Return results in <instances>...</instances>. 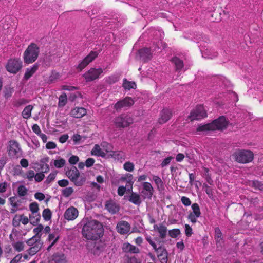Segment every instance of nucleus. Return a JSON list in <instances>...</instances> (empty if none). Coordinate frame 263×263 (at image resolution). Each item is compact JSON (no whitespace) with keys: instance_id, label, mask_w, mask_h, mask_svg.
<instances>
[{"instance_id":"4","label":"nucleus","mask_w":263,"mask_h":263,"mask_svg":"<svg viewBox=\"0 0 263 263\" xmlns=\"http://www.w3.org/2000/svg\"><path fill=\"white\" fill-rule=\"evenodd\" d=\"M22 61L18 58L10 59L5 66L8 72L12 74L17 73L22 68Z\"/></svg>"},{"instance_id":"47","label":"nucleus","mask_w":263,"mask_h":263,"mask_svg":"<svg viewBox=\"0 0 263 263\" xmlns=\"http://www.w3.org/2000/svg\"><path fill=\"white\" fill-rule=\"evenodd\" d=\"M18 220V221H20L23 224L25 225L27 224L28 223L29 220L27 217L24 216L23 215H19V216H15V220Z\"/></svg>"},{"instance_id":"20","label":"nucleus","mask_w":263,"mask_h":263,"mask_svg":"<svg viewBox=\"0 0 263 263\" xmlns=\"http://www.w3.org/2000/svg\"><path fill=\"white\" fill-rule=\"evenodd\" d=\"M51 263H67L66 256L63 254L56 253L52 255Z\"/></svg>"},{"instance_id":"29","label":"nucleus","mask_w":263,"mask_h":263,"mask_svg":"<svg viewBox=\"0 0 263 263\" xmlns=\"http://www.w3.org/2000/svg\"><path fill=\"white\" fill-rule=\"evenodd\" d=\"M33 108V106L31 105L26 106L22 112L23 118L26 119L29 118L31 117Z\"/></svg>"},{"instance_id":"3","label":"nucleus","mask_w":263,"mask_h":263,"mask_svg":"<svg viewBox=\"0 0 263 263\" xmlns=\"http://www.w3.org/2000/svg\"><path fill=\"white\" fill-rule=\"evenodd\" d=\"M235 160L239 163H249L253 159V154L249 150H238L233 155Z\"/></svg>"},{"instance_id":"23","label":"nucleus","mask_w":263,"mask_h":263,"mask_svg":"<svg viewBox=\"0 0 263 263\" xmlns=\"http://www.w3.org/2000/svg\"><path fill=\"white\" fill-rule=\"evenodd\" d=\"M171 112L168 109H164L160 114V118L159 121L162 124L166 122L171 118Z\"/></svg>"},{"instance_id":"44","label":"nucleus","mask_w":263,"mask_h":263,"mask_svg":"<svg viewBox=\"0 0 263 263\" xmlns=\"http://www.w3.org/2000/svg\"><path fill=\"white\" fill-rule=\"evenodd\" d=\"M60 76L61 74L60 73L55 71H52L49 77V81L50 82H53L57 79H59Z\"/></svg>"},{"instance_id":"49","label":"nucleus","mask_w":263,"mask_h":263,"mask_svg":"<svg viewBox=\"0 0 263 263\" xmlns=\"http://www.w3.org/2000/svg\"><path fill=\"white\" fill-rule=\"evenodd\" d=\"M18 194L20 196H24L27 193V189L24 185H20L17 189Z\"/></svg>"},{"instance_id":"60","label":"nucleus","mask_w":263,"mask_h":263,"mask_svg":"<svg viewBox=\"0 0 263 263\" xmlns=\"http://www.w3.org/2000/svg\"><path fill=\"white\" fill-rule=\"evenodd\" d=\"M34 197L36 200L42 201L45 199V196L42 193L37 192L35 194Z\"/></svg>"},{"instance_id":"2","label":"nucleus","mask_w":263,"mask_h":263,"mask_svg":"<svg viewBox=\"0 0 263 263\" xmlns=\"http://www.w3.org/2000/svg\"><path fill=\"white\" fill-rule=\"evenodd\" d=\"M39 53V48L34 43L28 46L23 54L24 61L25 63L30 64L34 62L37 58Z\"/></svg>"},{"instance_id":"5","label":"nucleus","mask_w":263,"mask_h":263,"mask_svg":"<svg viewBox=\"0 0 263 263\" xmlns=\"http://www.w3.org/2000/svg\"><path fill=\"white\" fill-rule=\"evenodd\" d=\"M67 176L77 186H81L85 181L84 178H80V173L76 167H72L66 172Z\"/></svg>"},{"instance_id":"6","label":"nucleus","mask_w":263,"mask_h":263,"mask_svg":"<svg viewBox=\"0 0 263 263\" xmlns=\"http://www.w3.org/2000/svg\"><path fill=\"white\" fill-rule=\"evenodd\" d=\"M166 45L165 43L162 42L161 41H159L155 47L151 48H143L140 50L141 57L143 58L144 60H148L151 58L152 52L154 51L159 52L158 50L161 48L163 49L165 48Z\"/></svg>"},{"instance_id":"35","label":"nucleus","mask_w":263,"mask_h":263,"mask_svg":"<svg viewBox=\"0 0 263 263\" xmlns=\"http://www.w3.org/2000/svg\"><path fill=\"white\" fill-rule=\"evenodd\" d=\"M153 180L157 186V188L159 190H162L164 189V184L162 179L157 176H154Z\"/></svg>"},{"instance_id":"7","label":"nucleus","mask_w":263,"mask_h":263,"mask_svg":"<svg viewBox=\"0 0 263 263\" xmlns=\"http://www.w3.org/2000/svg\"><path fill=\"white\" fill-rule=\"evenodd\" d=\"M114 123L118 127H126L133 123V119L127 115H121L115 119Z\"/></svg>"},{"instance_id":"42","label":"nucleus","mask_w":263,"mask_h":263,"mask_svg":"<svg viewBox=\"0 0 263 263\" xmlns=\"http://www.w3.org/2000/svg\"><path fill=\"white\" fill-rule=\"evenodd\" d=\"M65 160L62 158H59L58 159L54 160V165L57 168H61L63 167L65 164Z\"/></svg>"},{"instance_id":"10","label":"nucleus","mask_w":263,"mask_h":263,"mask_svg":"<svg viewBox=\"0 0 263 263\" xmlns=\"http://www.w3.org/2000/svg\"><path fill=\"white\" fill-rule=\"evenodd\" d=\"M79 213V211L76 208L71 206L65 210L63 217L68 221H73L78 217Z\"/></svg>"},{"instance_id":"41","label":"nucleus","mask_w":263,"mask_h":263,"mask_svg":"<svg viewBox=\"0 0 263 263\" xmlns=\"http://www.w3.org/2000/svg\"><path fill=\"white\" fill-rule=\"evenodd\" d=\"M67 98L65 93L62 94L59 98L58 105L60 107L64 106L67 103Z\"/></svg>"},{"instance_id":"61","label":"nucleus","mask_w":263,"mask_h":263,"mask_svg":"<svg viewBox=\"0 0 263 263\" xmlns=\"http://www.w3.org/2000/svg\"><path fill=\"white\" fill-rule=\"evenodd\" d=\"M181 201L185 206H189L191 204V201L190 199L189 198L185 196L182 197Z\"/></svg>"},{"instance_id":"64","label":"nucleus","mask_w":263,"mask_h":263,"mask_svg":"<svg viewBox=\"0 0 263 263\" xmlns=\"http://www.w3.org/2000/svg\"><path fill=\"white\" fill-rule=\"evenodd\" d=\"M22 257V255L21 254H17L11 260L10 263H18Z\"/></svg>"},{"instance_id":"1","label":"nucleus","mask_w":263,"mask_h":263,"mask_svg":"<svg viewBox=\"0 0 263 263\" xmlns=\"http://www.w3.org/2000/svg\"><path fill=\"white\" fill-rule=\"evenodd\" d=\"M103 228L102 224L95 220L88 221L82 229V234L87 239L96 240L103 235Z\"/></svg>"},{"instance_id":"55","label":"nucleus","mask_w":263,"mask_h":263,"mask_svg":"<svg viewBox=\"0 0 263 263\" xmlns=\"http://www.w3.org/2000/svg\"><path fill=\"white\" fill-rule=\"evenodd\" d=\"M45 177V175L43 173H39L34 175V179L36 182H41L42 181Z\"/></svg>"},{"instance_id":"25","label":"nucleus","mask_w":263,"mask_h":263,"mask_svg":"<svg viewBox=\"0 0 263 263\" xmlns=\"http://www.w3.org/2000/svg\"><path fill=\"white\" fill-rule=\"evenodd\" d=\"M128 200L130 202L136 205H140L142 202L140 195L134 192H132L130 196H129Z\"/></svg>"},{"instance_id":"24","label":"nucleus","mask_w":263,"mask_h":263,"mask_svg":"<svg viewBox=\"0 0 263 263\" xmlns=\"http://www.w3.org/2000/svg\"><path fill=\"white\" fill-rule=\"evenodd\" d=\"M39 65L36 63L34 64L32 67L27 68L24 76V78L25 80L29 79L37 71Z\"/></svg>"},{"instance_id":"48","label":"nucleus","mask_w":263,"mask_h":263,"mask_svg":"<svg viewBox=\"0 0 263 263\" xmlns=\"http://www.w3.org/2000/svg\"><path fill=\"white\" fill-rule=\"evenodd\" d=\"M146 240L147 242L153 247V249L156 252L159 251V249H161V247H157L156 244L155 243L154 241L152 240L151 237L150 236H147L146 237Z\"/></svg>"},{"instance_id":"43","label":"nucleus","mask_w":263,"mask_h":263,"mask_svg":"<svg viewBox=\"0 0 263 263\" xmlns=\"http://www.w3.org/2000/svg\"><path fill=\"white\" fill-rule=\"evenodd\" d=\"M134 168L135 166L134 163L130 161L126 162L123 165V168L127 172H133Z\"/></svg>"},{"instance_id":"59","label":"nucleus","mask_w":263,"mask_h":263,"mask_svg":"<svg viewBox=\"0 0 263 263\" xmlns=\"http://www.w3.org/2000/svg\"><path fill=\"white\" fill-rule=\"evenodd\" d=\"M79 160V158L78 156L73 155L69 158L68 161L71 164H76L78 162Z\"/></svg>"},{"instance_id":"51","label":"nucleus","mask_w":263,"mask_h":263,"mask_svg":"<svg viewBox=\"0 0 263 263\" xmlns=\"http://www.w3.org/2000/svg\"><path fill=\"white\" fill-rule=\"evenodd\" d=\"M82 137L79 134H74L71 137V139L74 142V144H79L82 142Z\"/></svg>"},{"instance_id":"22","label":"nucleus","mask_w":263,"mask_h":263,"mask_svg":"<svg viewBox=\"0 0 263 263\" xmlns=\"http://www.w3.org/2000/svg\"><path fill=\"white\" fill-rule=\"evenodd\" d=\"M157 252L158 253V258L161 263H167L168 253L166 250L161 247V249H159V251Z\"/></svg>"},{"instance_id":"53","label":"nucleus","mask_w":263,"mask_h":263,"mask_svg":"<svg viewBox=\"0 0 263 263\" xmlns=\"http://www.w3.org/2000/svg\"><path fill=\"white\" fill-rule=\"evenodd\" d=\"M34 172L33 170H29L26 172L24 178L28 179L29 181H32L34 178Z\"/></svg>"},{"instance_id":"18","label":"nucleus","mask_w":263,"mask_h":263,"mask_svg":"<svg viewBox=\"0 0 263 263\" xmlns=\"http://www.w3.org/2000/svg\"><path fill=\"white\" fill-rule=\"evenodd\" d=\"M105 208L111 214H115L119 210L118 204L112 200L107 201L106 202Z\"/></svg>"},{"instance_id":"57","label":"nucleus","mask_w":263,"mask_h":263,"mask_svg":"<svg viewBox=\"0 0 263 263\" xmlns=\"http://www.w3.org/2000/svg\"><path fill=\"white\" fill-rule=\"evenodd\" d=\"M39 247L36 246H34L30 248L28 250V253L30 255L32 256L33 255H34L36 253H37L39 251Z\"/></svg>"},{"instance_id":"37","label":"nucleus","mask_w":263,"mask_h":263,"mask_svg":"<svg viewBox=\"0 0 263 263\" xmlns=\"http://www.w3.org/2000/svg\"><path fill=\"white\" fill-rule=\"evenodd\" d=\"M133 176L130 174H126L122 176L119 179V181L121 182L125 181L126 184L131 182L133 181Z\"/></svg>"},{"instance_id":"21","label":"nucleus","mask_w":263,"mask_h":263,"mask_svg":"<svg viewBox=\"0 0 263 263\" xmlns=\"http://www.w3.org/2000/svg\"><path fill=\"white\" fill-rule=\"evenodd\" d=\"M154 230L157 231L161 238H164L167 234V228L163 224H155L153 227Z\"/></svg>"},{"instance_id":"58","label":"nucleus","mask_w":263,"mask_h":263,"mask_svg":"<svg viewBox=\"0 0 263 263\" xmlns=\"http://www.w3.org/2000/svg\"><path fill=\"white\" fill-rule=\"evenodd\" d=\"M43 226L41 224H39L37 226V227L35 228L33 231V232L35 233V235L39 236L41 233V232L43 231Z\"/></svg>"},{"instance_id":"54","label":"nucleus","mask_w":263,"mask_h":263,"mask_svg":"<svg viewBox=\"0 0 263 263\" xmlns=\"http://www.w3.org/2000/svg\"><path fill=\"white\" fill-rule=\"evenodd\" d=\"M128 185L126 184L125 186H120L118 189V194L120 196H122L126 191V187H128Z\"/></svg>"},{"instance_id":"56","label":"nucleus","mask_w":263,"mask_h":263,"mask_svg":"<svg viewBox=\"0 0 263 263\" xmlns=\"http://www.w3.org/2000/svg\"><path fill=\"white\" fill-rule=\"evenodd\" d=\"M184 227L185 235L187 237L191 236L193 234V230L192 228L187 224H185Z\"/></svg>"},{"instance_id":"62","label":"nucleus","mask_w":263,"mask_h":263,"mask_svg":"<svg viewBox=\"0 0 263 263\" xmlns=\"http://www.w3.org/2000/svg\"><path fill=\"white\" fill-rule=\"evenodd\" d=\"M173 159V157L170 156L163 160L162 162L161 163V166L164 167L167 165H168L171 162V161Z\"/></svg>"},{"instance_id":"39","label":"nucleus","mask_w":263,"mask_h":263,"mask_svg":"<svg viewBox=\"0 0 263 263\" xmlns=\"http://www.w3.org/2000/svg\"><path fill=\"white\" fill-rule=\"evenodd\" d=\"M215 239L217 243L220 244V241L222 240V233L219 228L215 229Z\"/></svg>"},{"instance_id":"36","label":"nucleus","mask_w":263,"mask_h":263,"mask_svg":"<svg viewBox=\"0 0 263 263\" xmlns=\"http://www.w3.org/2000/svg\"><path fill=\"white\" fill-rule=\"evenodd\" d=\"M123 86L125 89L129 90L132 88H136V84L134 82H129L127 81L126 80H124L123 84Z\"/></svg>"},{"instance_id":"16","label":"nucleus","mask_w":263,"mask_h":263,"mask_svg":"<svg viewBox=\"0 0 263 263\" xmlns=\"http://www.w3.org/2000/svg\"><path fill=\"white\" fill-rule=\"evenodd\" d=\"M97 56L96 52H91L78 65L77 68L82 70L91 62H92Z\"/></svg>"},{"instance_id":"15","label":"nucleus","mask_w":263,"mask_h":263,"mask_svg":"<svg viewBox=\"0 0 263 263\" xmlns=\"http://www.w3.org/2000/svg\"><path fill=\"white\" fill-rule=\"evenodd\" d=\"M9 155L12 157L17 156L21 152V148L18 143L14 140L9 142V145L8 148Z\"/></svg>"},{"instance_id":"31","label":"nucleus","mask_w":263,"mask_h":263,"mask_svg":"<svg viewBox=\"0 0 263 263\" xmlns=\"http://www.w3.org/2000/svg\"><path fill=\"white\" fill-rule=\"evenodd\" d=\"M202 57L208 59H213L217 56V53L211 49H206L202 53Z\"/></svg>"},{"instance_id":"33","label":"nucleus","mask_w":263,"mask_h":263,"mask_svg":"<svg viewBox=\"0 0 263 263\" xmlns=\"http://www.w3.org/2000/svg\"><path fill=\"white\" fill-rule=\"evenodd\" d=\"M213 125L212 124V123L205 125H200L198 127L197 131L206 132L209 130H214L213 129Z\"/></svg>"},{"instance_id":"32","label":"nucleus","mask_w":263,"mask_h":263,"mask_svg":"<svg viewBox=\"0 0 263 263\" xmlns=\"http://www.w3.org/2000/svg\"><path fill=\"white\" fill-rule=\"evenodd\" d=\"M40 217L41 216L39 213L31 212V214L29 216L30 223L33 225L36 224L39 221Z\"/></svg>"},{"instance_id":"13","label":"nucleus","mask_w":263,"mask_h":263,"mask_svg":"<svg viewBox=\"0 0 263 263\" xmlns=\"http://www.w3.org/2000/svg\"><path fill=\"white\" fill-rule=\"evenodd\" d=\"M192 209L193 211L189 214L187 218L191 222L195 223L197 222V219L201 215L200 210L197 203H193Z\"/></svg>"},{"instance_id":"19","label":"nucleus","mask_w":263,"mask_h":263,"mask_svg":"<svg viewBox=\"0 0 263 263\" xmlns=\"http://www.w3.org/2000/svg\"><path fill=\"white\" fill-rule=\"evenodd\" d=\"M122 249L123 251L126 253H138L139 252V249L137 247L128 242L124 243Z\"/></svg>"},{"instance_id":"27","label":"nucleus","mask_w":263,"mask_h":263,"mask_svg":"<svg viewBox=\"0 0 263 263\" xmlns=\"http://www.w3.org/2000/svg\"><path fill=\"white\" fill-rule=\"evenodd\" d=\"M110 155L116 160L122 161L125 159V155L122 151H112Z\"/></svg>"},{"instance_id":"17","label":"nucleus","mask_w":263,"mask_h":263,"mask_svg":"<svg viewBox=\"0 0 263 263\" xmlns=\"http://www.w3.org/2000/svg\"><path fill=\"white\" fill-rule=\"evenodd\" d=\"M87 114L86 109L84 107H76L71 109L70 116L76 118H81Z\"/></svg>"},{"instance_id":"40","label":"nucleus","mask_w":263,"mask_h":263,"mask_svg":"<svg viewBox=\"0 0 263 263\" xmlns=\"http://www.w3.org/2000/svg\"><path fill=\"white\" fill-rule=\"evenodd\" d=\"M52 213L50 209H46L44 210L42 213V216L46 221H49L51 218Z\"/></svg>"},{"instance_id":"26","label":"nucleus","mask_w":263,"mask_h":263,"mask_svg":"<svg viewBox=\"0 0 263 263\" xmlns=\"http://www.w3.org/2000/svg\"><path fill=\"white\" fill-rule=\"evenodd\" d=\"M98 144L95 145L91 151L92 155L104 157L106 156V153L102 149Z\"/></svg>"},{"instance_id":"11","label":"nucleus","mask_w":263,"mask_h":263,"mask_svg":"<svg viewBox=\"0 0 263 263\" xmlns=\"http://www.w3.org/2000/svg\"><path fill=\"white\" fill-rule=\"evenodd\" d=\"M130 229V224L124 220L120 221L116 226L117 231L121 235L129 234Z\"/></svg>"},{"instance_id":"50","label":"nucleus","mask_w":263,"mask_h":263,"mask_svg":"<svg viewBox=\"0 0 263 263\" xmlns=\"http://www.w3.org/2000/svg\"><path fill=\"white\" fill-rule=\"evenodd\" d=\"M180 233V231L178 229H174L168 231L169 235L172 238H176Z\"/></svg>"},{"instance_id":"8","label":"nucleus","mask_w":263,"mask_h":263,"mask_svg":"<svg viewBox=\"0 0 263 263\" xmlns=\"http://www.w3.org/2000/svg\"><path fill=\"white\" fill-rule=\"evenodd\" d=\"M206 117V112L203 105H198L191 112L189 116L191 120H200Z\"/></svg>"},{"instance_id":"46","label":"nucleus","mask_w":263,"mask_h":263,"mask_svg":"<svg viewBox=\"0 0 263 263\" xmlns=\"http://www.w3.org/2000/svg\"><path fill=\"white\" fill-rule=\"evenodd\" d=\"M62 192L64 197H68L73 192V189L71 187H66L62 190Z\"/></svg>"},{"instance_id":"12","label":"nucleus","mask_w":263,"mask_h":263,"mask_svg":"<svg viewBox=\"0 0 263 263\" xmlns=\"http://www.w3.org/2000/svg\"><path fill=\"white\" fill-rule=\"evenodd\" d=\"M142 197L143 199H151L154 193V189L149 182H144L142 183Z\"/></svg>"},{"instance_id":"63","label":"nucleus","mask_w":263,"mask_h":263,"mask_svg":"<svg viewBox=\"0 0 263 263\" xmlns=\"http://www.w3.org/2000/svg\"><path fill=\"white\" fill-rule=\"evenodd\" d=\"M16 198L15 197H11L9 198V201L11 206L14 209H17L18 208V204L15 201Z\"/></svg>"},{"instance_id":"28","label":"nucleus","mask_w":263,"mask_h":263,"mask_svg":"<svg viewBox=\"0 0 263 263\" xmlns=\"http://www.w3.org/2000/svg\"><path fill=\"white\" fill-rule=\"evenodd\" d=\"M172 62L175 66L176 70L178 71V72L183 68V61L177 57L173 58L172 60Z\"/></svg>"},{"instance_id":"52","label":"nucleus","mask_w":263,"mask_h":263,"mask_svg":"<svg viewBox=\"0 0 263 263\" xmlns=\"http://www.w3.org/2000/svg\"><path fill=\"white\" fill-rule=\"evenodd\" d=\"M29 209L31 212L39 213V205L36 202H32L29 205Z\"/></svg>"},{"instance_id":"45","label":"nucleus","mask_w":263,"mask_h":263,"mask_svg":"<svg viewBox=\"0 0 263 263\" xmlns=\"http://www.w3.org/2000/svg\"><path fill=\"white\" fill-rule=\"evenodd\" d=\"M122 101L125 107L131 106L134 103V100L130 97H126Z\"/></svg>"},{"instance_id":"9","label":"nucleus","mask_w":263,"mask_h":263,"mask_svg":"<svg viewBox=\"0 0 263 263\" xmlns=\"http://www.w3.org/2000/svg\"><path fill=\"white\" fill-rule=\"evenodd\" d=\"M103 71V69L101 68H91L84 74L83 77L87 82L92 81L98 79Z\"/></svg>"},{"instance_id":"14","label":"nucleus","mask_w":263,"mask_h":263,"mask_svg":"<svg viewBox=\"0 0 263 263\" xmlns=\"http://www.w3.org/2000/svg\"><path fill=\"white\" fill-rule=\"evenodd\" d=\"M228 121L223 116L219 117L218 119L212 122L213 124V130H222L226 128L228 125Z\"/></svg>"},{"instance_id":"38","label":"nucleus","mask_w":263,"mask_h":263,"mask_svg":"<svg viewBox=\"0 0 263 263\" xmlns=\"http://www.w3.org/2000/svg\"><path fill=\"white\" fill-rule=\"evenodd\" d=\"M101 146L103 148V150L106 153H111L112 147V146L106 142H103L101 144Z\"/></svg>"},{"instance_id":"30","label":"nucleus","mask_w":263,"mask_h":263,"mask_svg":"<svg viewBox=\"0 0 263 263\" xmlns=\"http://www.w3.org/2000/svg\"><path fill=\"white\" fill-rule=\"evenodd\" d=\"M12 246L16 251L20 252L24 250L25 243L22 241H13Z\"/></svg>"},{"instance_id":"34","label":"nucleus","mask_w":263,"mask_h":263,"mask_svg":"<svg viewBox=\"0 0 263 263\" xmlns=\"http://www.w3.org/2000/svg\"><path fill=\"white\" fill-rule=\"evenodd\" d=\"M59 238V237L56 233H52L49 234L48 236V240L49 242L51 243L50 246L48 247V249L49 250L51 248L54 244L57 242Z\"/></svg>"}]
</instances>
